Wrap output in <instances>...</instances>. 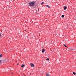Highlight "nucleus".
Masks as SVG:
<instances>
[{
  "mask_svg": "<svg viewBox=\"0 0 76 76\" xmlns=\"http://www.w3.org/2000/svg\"><path fill=\"white\" fill-rule=\"evenodd\" d=\"M24 66H25V65L23 64V65H22L21 66V67L22 68H23L24 67Z\"/></svg>",
  "mask_w": 76,
  "mask_h": 76,
  "instance_id": "obj_6",
  "label": "nucleus"
},
{
  "mask_svg": "<svg viewBox=\"0 0 76 76\" xmlns=\"http://www.w3.org/2000/svg\"><path fill=\"white\" fill-rule=\"evenodd\" d=\"M61 17H62V18H64V15H62L61 16Z\"/></svg>",
  "mask_w": 76,
  "mask_h": 76,
  "instance_id": "obj_9",
  "label": "nucleus"
},
{
  "mask_svg": "<svg viewBox=\"0 0 76 76\" xmlns=\"http://www.w3.org/2000/svg\"><path fill=\"white\" fill-rule=\"evenodd\" d=\"M30 65H31V66L32 67H34V64L32 63L30 64Z\"/></svg>",
  "mask_w": 76,
  "mask_h": 76,
  "instance_id": "obj_2",
  "label": "nucleus"
},
{
  "mask_svg": "<svg viewBox=\"0 0 76 76\" xmlns=\"http://www.w3.org/2000/svg\"><path fill=\"white\" fill-rule=\"evenodd\" d=\"M46 76H50V75L48 74V73L46 75Z\"/></svg>",
  "mask_w": 76,
  "mask_h": 76,
  "instance_id": "obj_7",
  "label": "nucleus"
},
{
  "mask_svg": "<svg viewBox=\"0 0 76 76\" xmlns=\"http://www.w3.org/2000/svg\"><path fill=\"white\" fill-rule=\"evenodd\" d=\"M73 75H76V73H75V72H73Z\"/></svg>",
  "mask_w": 76,
  "mask_h": 76,
  "instance_id": "obj_8",
  "label": "nucleus"
},
{
  "mask_svg": "<svg viewBox=\"0 0 76 76\" xmlns=\"http://www.w3.org/2000/svg\"><path fill=\"white\" fill-rule=\"evenodd\" d=\"M64 46H65V47H67V46L66 45H64Z\"/></svg>",
  "mask_w": 76,
  "mask_h": 76,
  "instance_id": "obj_10",
  "label": "nucleus"
},
{
  "mask_svg": "<svg viewBox=\"0 0 76 76\" xmlns=\"http://www.w3.org/2000/svg\"><path fill=\"white\" fill-rule=\"evenodd\" d=\"M72 50H75V49H72Z\"/></svg>",
  "mask_w": 76,
  "mask_h": 76,
  "instance_id": "obj_15",
  "label": "nucleus"
},
{
  "mask_svg": "<svg viewBox=\"0 0 76 76\" xmlns=\"http://www.w3.org/2000/svg\"><path fill=\"white\" fill-rule=\"evenodd\" d=\"M1 63V60H0V63Z\"/></svg>",
  "mask_w": 76,
  "mask_h": 76,
  "instance_id": "obj_14",
  "label": "nucleus"
},
{
  "mask_svg": "<svg viewBox=\"0 0 76 76\" xmlns=\"http://www.w3.org/2000/svg\"><path fill=\"white\" fill-rule=\"evenodd\" d=\"M12 75H13V73H12Z\"/></svg>",
  "mask_w": 76,
  "mask_h": 76,
  "instance_id": "obj_17",
  "label": "nucleus"
},
{
  "mask_svg": "<svg viewBox=\"0 0 76 76\" xmlns=\"http://www.w3.org/2000/svg\"><path fill=\"white\" fill-rule=\"evenodd\" d=\"M46 60H48H48H49V58H47L46 59Z\"/></svg>",
  "mask_w": 76,
  "mask_h": 76,
  "instance_id": "obj_12",
  "label": "nucleus"
},
{
  "mask_svg": "<svg viewBox=\"0 0 76 76\" xmlns=\"http://www.w3.org/2000/svg\"><path fill=\"white\" fill-rule=\"evenodd\" d=\"M29 6H34L35 5V2L34 1H33L32 2H30L29 3Z\"/></svg>",
  "mask_w": 76,
  "mask_h": 76,
  "instance_id": "obj_1",
  "label": "nucleus"
},
{
  "mask_svg": "<svg viewBox=\"0 0 76 76\" xmlns=\"http://www.w3.org/2000/svg\"><path fill=\"white\" fill-rule=\"evenodd\" d=\"M64 10H66L67 9V7H64Z\"/></svg>",
  "mask_w": 76,
  "mask_h": 76,
  "instance_id": "obj_3",
  "label": "nucleus"
},
{
  "mask_svg": "<svg viewBox=\"0 0 76 76\" xmlns=\"http://www.w3.org/2000/svg\"><path fill=\"white\" fill-rule=\"evenodd\" d=\"M44 51H45V50L44 49H42V53H44Z\"/></svg>",
  "mask_w": 76,
  "mask_h": 76,
  "instance_id": "obj_4",
  "label": "nucleus"
},
{
  "mask_svg": "<svg viewBox=\"0 0 76 76\" xmlns=\"http://www.w3.org/2000/svg\"><path fill=\"white\" fill-rule=\"evenodd\" d=\"M44 4V2H42V4Z\"/></svg>",
  "mask_w": 76,
  "mask_h": 76,
  "instance_id": "obj_13",
  "label": "nucleus"
},
{
  "mask_svg": "<svg viewBox=\"0 0 76 76\" xmlns=\"http://www.w3.org/2000/svg\"><path fill=\"white\" fill-rule=\"evenodd\" d=\"M2 57V55H1V54L0 55V57Z\"/></svg>",
  "mask_w": 76,
  "mask_h": 76,
  "instance_id": "obj_11",
  "label": "nucleus"
},
{
  "mask_svg": "<svg viewBox=\"0 0 76 76\" xmlns=\"http://www.w3.org/2000/svg\"><path fill=\"white\" fill-rule=\"evenodd\" d=\"M46 7H48V8H50V7L48 5H46Z\"/></svg>",
  "mask_w": 76,
  "mask_h": 76,
  "instance_id": "obj_5",
  "label": "nucleus"
},
{
  "mask_svg": "<svg viewBox=\"0 0 76 76\" xmlns=\"http://www.w3.org/2000/svg\"><path fill=\"white\" fill-rule=\"evenodd\" d=\"M19 64L18 63L17 64V65H19Z\"/></svg>",
  "mask_w": 76,
  "mask_h": 76,
  "instance_id": "obj_16",
  "label": "nucleus"
}]
</instances>
